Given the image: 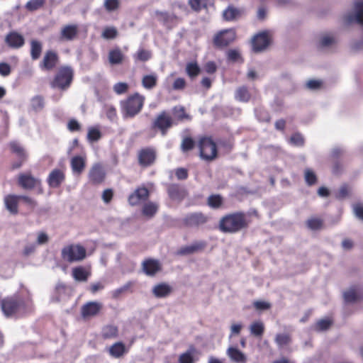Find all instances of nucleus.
Listing matches in <instances>:
<instances>
[{
  "mask_svg": "<svg viewBox=\"0 0 363 363\" xmlns=\"http://www.w3.org/2000/svg\"><path fill=\"white\" fill-rule=\"evenodd\" d=\"M252 218H259L256 210L228 213L220 218L218 227L223 233H236L247 228Z\"/></svg>",
  "mask_w": 363,
  "mask_h": 363,
  "instance_id": "obj_1",
  "label": "nucleus"
},
{
  "mask_svg": "<svg viewBox=\"0 0 363 363\" xmlns=\"http://www.w3.org/2000/svg\"><path fill=\"white\" fill-rule=\"evenodd\" d=\"M145 98L136 92L120 101L121 111L123 118H132L143 109Z\"/></svg>",
  "mask_w": 363,
  "mask_h": 363,
  "instance_id": "obj_2",
  "label": "nucleus"
},
{
  "mask_svg": "<svg viewBox=\"0 0 363 363\" xmlns=\"http://www.w3.org/2000/svg\"><path fill=\"white\" fill-rule=\"evenodd\" d=\"M4 315L7 317L23 315L27 312V305L19 296H7L0 301Z\"/></svg>",
  "mask_w": 363,
  "mask_h": 363,
  "instance_id": "obj_3",
  "label": "nucleus"
},
{
  "mask_svg": "<svg viewBox=\"0 0 363 363\" xmlns=\"http://www.w3.org/2000/svg\"><path fill=\"white\" fill-rule=\"evenodd\" d=\"M74 78V70L69 66H62L57 71L50 85L61 90L67 89Z\"/></svg>",
  "mask_w": 363,
  "mask_h": 363,
  "instance_id": "obj_4",
  "label": "nucleus"
},
{
  "mask_svg": "<svg viewBox=\"0 0 363 363\" xmlns=\"http://www.w3.org/2000/svg\"><path fill=\"white\" fill-rule=\"evenodd\" d=\"M86 256V248L79 244L65 245L61 251L62 259L69 263L81 262Z\"/></svg>",
  "mask_w": 363,
  "mask_h": 363,
  "instance_id": "obj_5",
  "label": "nucleus"
},
{
  "mask_svg": "<svg viewBox=\"0 0 363 363\" xmlns=\"http://www.w3.org/2000/svg\"><path fill=\"white\" fill-rule=\"evenodd\" d=\"M174 124L175 121L170 113L167 111H162L153 120L152 129L159 131L162 136H165Z\"/></svg>",
  "mask_w": 363,
  "mask_h": 363,
  "instance_id": "obj_6",
  "label": "nucleus"
},
{
  "mask_svg": "<svg viewBox=\"0 0 363 363\" xmlns=\"http://www.w3.org/2000/svg\"><path fill=\"white\" fill-rule=\"evenodd\" d=\"M199 148L200 157L206 161H212L216 158L218 149L216 143L209 137L199 140Z\"/></svg>",
  "mask_w": 363,
  "mask_h": 363,
  "instance_id": "obj_7",
  "label": "nucleus"
},
{
  "mask_svg": "<svg viewBox=\"0 0 363 363\" xmlns=\"http://www.w3.org/2000/svg\"><path fill=\"white\" fill-rule=\"evenodd\" d=\"M236 31L235 28L223 29L215 34L213 38V44L217 48L228 47L235 41Z\"/></svg>",
  "mask_w": 363,
  "mask_h": 363,
  "instance_id": "obj_8",
  "label": "nucleus"
},
{
  "mask_svg": "<svg viewBox=\"0 0 363 363\" xmlns=\"http://www.w3.org/2000/svg\"><path fill=\"white\" fill-rule=\"evenodd\" d=\"M10 151L17 157V161L11 164V169H19L28 160V153L25 148L17 141L13 140L9 143Z\"/></svg>",
  "mask_w": 363,
  "mask_h": 363,
  "instance_id": "obj_9",
  "label": "nucleus"
},
{
  "mask_svg": "<svg viewBox=\"0 0 363 363\" xmlns=\"http://www.w3.org/2000/svg\"><path fill=\"white\" fill-rule=\"evenodd\" d=\"M157 158V152L153 147L141 148L138 153V161L140 166L147 167L152 165Z\"/></svg>",
  "mask_w": 363,
  "mask_h": 363,
  "instance_id": "obj_10",
  "label": "nucleus"
},
{
  "mask_svg": "<svg viewBox=\"0 0 363 363\" xmlns=\"http://www.w3.org/2000/svg\"><path fill=\"white\" fill-rule=\"evenodd\" d=\"M59 61L60 57L57 52L54 50H48L44 53L39 67L43 71H52L57 67Z\"/></svg>",
  "mask_w": 363,
  "mask_h": 363,
  "instance_id": "obj_11",
  "label": "nucleus"
},
{
  "mask_svg": "<svg viewBox=\"0 0 363 363\" xmlns=\"http://www.w3.org/2000/svg\"><path fill=\"white\" fill-rule=\"evenodd\" d=\"M17 183L22 189L31 190L39 187L41 184V181L33 176L30 172H26L18 174Z\"/></svg>",
  "mask_w": 363,
  "mask_h": 363,
  "instance_id": "obj_12",
  "label": "nucleus"
},
{
  "mask_svg": "<svg viewBox=\"0 0 363 363\" xmlns=\"http://www.w3.org/2000/svg\"><path fill=\"white\" fill-rule=\"evenodd\" d=\"M106 171L100 163H96L91 167L88 177L89 182L94 185L102 184L106 179Z\"/></svg>",
  "mask_w": 363,
  "mask_h": 363,
  "instance_id": "obj_13",
  "label": "nucleus"
},
{
  "mask_svg": "<svg viewBox=\"0 0 363 363\" xmlns=\"http://www.w3.org/2000/svg\"><path fill=\"white\" fill-rule=\"evenodd\" d=\"M103 309V304L99 301H89L81 308V315L84 319L98 315Z\"/></svg>",
  "mask_w": 363,
  "mask_h": 363,
  "instance_id": "obj_14",
  "label": "nucleus"
},
{
  "mask_svg": "<svg viewBox=\"0 0 363 363\" xmlns=\"http://www.w3.org/2000/svg\"><path fill=\"white\" fill-rule=\"evenodd\" d=\"M271 38L266 31L262 32L254 36L252 40V50L255 52L264 50L270 44Z\"/></svg>",
  "mask_w": 363,
  "mask_h": 363,
  "instance_id": "obj_15",
  "label": "nucleus"
},
{
  "mask_svg": "<svg viewBox=\"0 0 363 363\" xmlns=\"http://www.w3.org/2000/svg\"><path fill=\"white\" fill-rule=\"evenodd\" d=\"M150 191L144 186L138 187L128 197L130 204H147Z\"/></svg>",
  "mask_w": 363,
  "mask_h": 363,
  "instance_id": "obj_16",
  "label": "nucleus"
},
{
  "mask_svg": "<svg viewBox=\"0 0 363 363\" xmlns=\"http://www.w3.org/2000/svg\"><path fill=\"white\" fill-rule=\"evenodd\" d=\"M65 180V174L62 169H54L50 172L47 183L50 188H59Z\"/></svg>",
  "mask_w": 363,
  "mask_h": 363,
  "instance_id": "obj_17",
  "label": "nucleus"
},
{
  "mask_svg": "<svg viewBox=\"0 0 363 363\" xmlns=\"http://www.w3.org/2000/svg\"><path fill=\"white\" fill-rule=\"evenodd\" d=\"M142 269L146 275L154 277L162 270V265L158 260L148 258L143 262Z\"/></svg>",
  "mask_w": 363,
  "mask_h": 363,
  "instance_id": "obj_18",
  "label": "nucleus"
},
{
  "mask_svg": "<svg viewBox=\"0 0 363 363\" xmlns=\"http://www.w3.org/2000/svg\"><path fill=\"white\" fill-rule=\"evenodd\" d=\"M79 33V28L77 24H68L64 26L60 33V41H72Z\"/></svg>",
  "mask_w": 363,
  "mask_h": 363,
  "instance_id": "obj_19",
  "label": "nucleus"
},
{
  "mask_svg": "<svg viewBox=\"0 0 363 363\" xmlns=\"http://www.w3.org/2000/svg\"><path fill=\"white\" fill-rule=\"evenodd\" d=\"M5 43L11 48L18 49L24 45L25 38L18 32L11 31L6 35Z\"/></svg>",
  "mask_w": 363,
  "mask_h": 363,
  "instance_id": "obj_20",
  "label": "nucleus"
},
{
  "mask_svg": "<svg viewBox=\"0 0 363 363\" xmlns=\"http://www.w3.org/2000/svg\"><path fill=\"white\" fill-rule=\"evenodd\" d=\"M167 191L169 196L177 201H181L187 195L186 189L178 184H167Z\"/></svg>",
  "mask_w": 363,
  "mask_h": 363,
  "instance_id": "obj_21",
  "label": "nucleus"
},
{
  "mask_svg": "<svg viewBox=\"0 0 363 363\" xmlns=\"http://www.w3.org/2000/svg\"><path fill=\"white\" fill-rule=\"evenodd\" d=\"M245 13L242 8H238L233 4H230L223 11V18L225 21H233L240 18Z\"/></svg>",
  "mask_w": 363,
  "mask_h": 363,
  "instance_id": "obj_22",
  "label": "nucleus"
},
{
  "mask_svg": "<svg viewBox=\"0 0 363 363\" xmlns=\"http://www.w3.org/2000/svg\"><path fill=\"white\" fill-rule=\"evenodd\" d=\"M207 246V242L204 240L196 241L191 245L182 247L177 251L179 255H191L195 252H202Z\"/></svg>",
  "mask_w": 363,
  "mask_h": 363,
  "instance_id": "obj_23",
  "label": "nucleus"
},
{
  "mask_svg": "<svg viewBox=\"0 0 363 363\" xmlns=\"http://www.w3.org/2000/svg\"><path fill=\"white\" fill-rule=\"evenodd\" d=\"M155 16L157 17L158 21L162 22L164 26L168 28L175 26L178 21V17L173 13H169L167 11H156Z\"/></svg>",
  "mask_w": 363,
  "mask_h": 363,
  "instance_id": "obj_24",
  "label": "nucleus"
},
{
  "mask_svg": "<svg viewBox=\"0 0 363 363\" xmlns=\"http://www.w3.org/2000/svg\"><path fill=\"white\" fill-rule=\"evenodd\" d=\"M109 355L116 359L123 357L129 351L123 342H116L107 348Z\"/></svg>",
  "mask_w": 363,
  "mask_h": 363,
  "instance_id": "obj_25",
  "label": "nucleus"
},
{
  "mask_svg": "<svg viewBox=\"0 0 363 363\" xmlns=\"http://www.w3.org/2000/svg\"><path fill=\"white\" fill-rule=\"evenodd\" d=\"M207 221V218L202 213H192L186 216L183 223L186 227H195L204 224Z\"/></svg>",
  "mask_w": 363,
  "mask_h": 363,
  "instance_id": "obj_26",
  "label": "nucleus"
},
{
  "mask_svg": "<svg viewBox=\"0 0 363 363\" xmlns=\"http://www.w3.org/2000/svg\"><path fill=\"white\" fill-rule=\"evenodd\" d=\"M172 118L175 121L174 125H177L178 123L184 121H191V116L186 113V108L183 106H175L172 108Z\"/></svg>",
  "mask_w": 363,
  "mask_h": 363,
  "instance_id": "obj_27",
  "label": "nucleus"
},
{
  "mask_svg": "<svg viewBox=\"0 0 363 363\" xmlns=\"http://www.w3.org/2000/svg\"><path fill=\"white\" fill-rule=\"evenodd\" d=\"M173 291L172 287L167 283L162 282L156 284L152 290V294L158 298L169 296Z\"/></svg>",
  "mask_w": 363,
  "mask_h": 363,
  "instance_id": "obj_28",
  "label": "nucleus"
},
{
  "mask_svg": "<svg viewBox=\"0 0 363 363\" xmlns=\"http://www.w3.org/2000/svg\"><path fill=\"white\" fill-rule=\"evenodd\" d=\"M72 172L80 175L86 167V158L82 156H74L70 161Z\"/></svg>",
  "mask_w": 363,
  "mask_h": 363,
  "instance_id": "obj_29",
  "label": "nucleus"
},
{
  "mask_svg": "<svg viewBox=\"0 0 363 363\" xmlns=\"http://www.w3.org/2000/svg\"><path fill=\"white\" fill-rule=\"evenodd\" d=\"M101 336L104 340L115 339L118 336V328L113 325H104L101 329Z\"/></svg>",
  "mask_w": 363,
  "mask_h": 363,
  "instance_id": "obj_30",
  "label": "nucleus"
},
{
  "mask_svg": "<svg viewBox=\"0 0 363 363\" xmlns=\"http://www.w3.org/2000/svg\"><path fill=\"white\" fill-rule=\"evenodd\" d=\"M72 275L77 281H86L91 275V272L84 267L79 266L72 269Z\"/></svg>",
  "mask_w": 363,
  "mask_h": 363,
  "instance_id": "obj_31",
  "label": "nucleus"
},
{
  "mask_svg": "<svg viewBox=\"0 0 363 363\" xmlns=\"http://www.w3.org/2000/svg\"><path fill=\"white\" fill-rule=\"evenodd\" d=\"M252 97L249 89L246 86H239L235 92V99L243 103H247Z\"/></svg>",
  "mask_w": 363,
  "mask_h": 363,
  "instance_id": "obj_32",
  "label": "nucleus"
},
{
  "mask_svg": "<svg viewBox=\"0 0 363 363\" xmlns=\"http://www.w3.org/2000/svg\"><path fill=\"white\" fill-rule=\"evenodd\" d=\"M30 57L33 60H37L40 58L43 51V44L40 41L33 39L30 41Z\"/></svg>",
  "mask_w": 363,
  "mask_h": 363,
  "instance_id": "obj_33",
  "label": "nucleus"
},
{
  "mask_svg": "<svg viewBox=\"0 0 363 363\" xmlns=\"http://www.w3.org/2000/svg\"><path fill=\"white\" fill-rule=\"evenodd\" d=\"M362 297L363 294L359 291L357 286H352L344 293V299L347 303H354Z\"/></svg>",
  "mask_w": 363,
  "mask_h": 363,
  "instance_id": "obj_34",
  "label": "nucleus"
},
{
  "mask_svg": "<svg viewBox=\"0 0 363 363\" xmlns=\"http://www.w3.org/2000/svg\"><path fill=\"white\" fill-rule=\"evenodd\" d=\"M227 354L230 359L237 363H245L246 357L245 355L238 348L230 347L227 350Z\"/></svg>",
  "mask_w": 363,
  "mask_h": 363,
  "instance_id": "obj_35",
  "label": "nucleus"
},
{
  "mask_svg": "<svg viewBox=\"0 0 363 363\" xmlns=\"http://www.w3.org/2000/svg\"><path fill=\"white\" fill-rule=\"evenodd\" d=\"M274 341L279 349H283L291 343L292 338L289 333H277L275 336Z\"/></svg>",
  "mask_w": 363,
  "mask_h": 363,
  "instance_id": "obj_36",
  "label": "nucleus"
},
{
  "mask_svg": "<svg viewBox=\"0 0 363 363\" xmlns=\"http://www.w3.org/2000/svg\"><path fill=\"white\" fill-rule=\"evenodd\" d=\"M124 59V55L120 48L111 50L108 52V60L111 65L121 64Z\"/></svg>",
  "mask_w": 363,
  "mask_h": 363,
  "instance_id": "obj_37",
  "label": "nucleus"
},
{
  "mask_svg": "<svg viewBox=\"0 0 363 363\" xmlns=\"http://www.w3.org/2000/svg\"><path fill=\"white\" fill-rule=\"evenodd\" d=\"M4 204H18L20 203H26L27 204H32V201L27 196H17V195H8L4 199Z\"/></svg>",
  "mask_w": 363,
  "mask_h": 363,
  "instance_id": "obj_38",
  "label": "nucleus"
},
{
  "mask_svg": "<svg viewBox=\"0 0 363 363\" xmlns=\"http://www.w3.org/2000/svg\"><path fill=\"white\" fill-rule=\"evenodd\" d=\"M133 281H128L126 284H125L121 287L116 289L113 290L111 292V296L114 299H118L120 298L123 294L126 293H131L133 292L132 288L133 286Z\"/></svg>",
  "mask_w": 363,
  "mask_h": 363,
  "instance_id": "obj_39",
  "label": "nucleus"
},
{
  "mask_svg": "<svg viewBox=\"0 0 363 363\" xmlns=\"http://www.w3.org/2000/svg\"><path fill=\"white\" fill-rule=\"evenodd\" d=\"M157 76L156 74L144 75L142 78V86L146 89H152L157 84Z\"/></svg>",
  "mask_w": 363,
  "mask_h": 363,
  "instance_id": "obj_40",
  "label": "nucleus"
},
{
  "mask_svg": "<svg viewBox=\"0 0 363 363\" xmlns=\"http://www.w3.org/2000/svg\"><path fill=\"white\" fill-rule=\"evenodd\" d=\"M209 0H188V4L192 11L200 12L202 9L208 8Z\"/></svg>",
  "mask_w": 363,
  "mask_h": 363,
  "instance_id": "obj_41",
  "label": "nucleus"
},
{
  "mask_svg": "<svg viewBox=\"0 0 363 363\" xmlns=\"http://www.w3.org/2000/svg\"><path fill=\"white\" fill-rule=\"evenodd\" d=\"M307 227L312 230H319L324 226L323 220L318 217H311L306 221Z\"/></svg>",
  "mask_w": 363,
  "mask_h": 363,
  "instance_id": "obj_42",
  "label": "nucleus"
},
{
  "mask_svg": "<svg viewBox=\"0 0 363 363\" xmlns=\"http://www.w3.org/2000/svg\"><path fill=\"white\" fill-rule=\"evenodd\" d=\"M201 72V69L196 62H191L186 65V73L191 78L196 77Z\"/></svg>",
  "mask_w": 363,
  "mask_h": 363,
  "instance_id": "obj_43",
  "label": "nucleus"
},
{
  "mask_svg": "<svg viewBox=\"0 0 363 363\" xmlns=\"http://www.w3.org/2000/svg\"><path fill=\"white\" fill-rule=\"evenodd\" d=\"M250 333L255 337H262L264 332V325L262 321L253 322L250 326Z\"/></svg>",
  "mask_w": 363,
  "mask_h": 363,
  "instance_id": "obj_44",
  "label": "nucleus"
},
{
  "mask_svg": "<svg viewBox=\"0 0 363 363\" xmlns=\"http://www.w3.org/2000/svg\"><path fill=\"white\" fill-rule=\"evenodd\" d=\"M45 3L46 0H30L26 4L25 8L27 11L33 12L43 8Z\"/></svg>",
  "mask_w": 363,
  "mask_h": 363,
  "instance_id": "obj_45",
  "label": "nucleus"
},
{
  "mask_svg": "<svg viewBox=\"0 0 363 363\" xmlns=\"http://www.w3.org/2000/svg\"><path fill=\"white\" fill-rule=\"evenodd\" d=\"M333 322L329 318H324L318 320L313 325V329L315 331L320 332L327 330L331 326Z\"/></svg>",
  "mask_w": 363,
  "mask_h": 363,
  "instance_id": "obj_46",
  "label": "nucleus"
},
{
  "mask_svg": "<svg viewBox=\"0 0 363 363\" xmlns=\"http://www.w3.org/2000/svg\"><path fill=\"white\" fill-rule=\"evenodd\" d=\"M118 32L116 27L106 26L104 28L101 37L106 40L114 39L118 36Z\"/></svg>",
  "mask_w": 363,
  "mask_h": 363,
  "instance_id": "obj_47",
  "label": "nucleus"
},
{
  "mask_svg": "<svg viewBox=\"0 0 363 363\" xmlns=\"http://www.w3.org/2000/svg\"><path fill=\"white\" fill-rule=\"evenodd\" d=\"M102 134L98 127H90L88 129L87 140L89 142H96L101 139Z\"/></svg>",
  "mask_w": 363,
  "mask_h": 363,
  "instance_id": "obj_48",
  "label": "nucleus"
},
{
  "mask_svg": "<svg viewBox=\"0 0 363 363\" xmlns=\"http://www.w3.org/2000/svg\"><path fill=\"white\" fill-rule=\"evenodd\" d=\"M195 146V141L194 140L189 137L186 136L182 139V143H181V150L184 152H189L194 149Z\"/></svg>",
  "mask_w": 363,
  "mask_h": 363,
  "instance_id": "obj_49",
  "label": "nucleus"
},
{
  "mask_svg": "<svg viewBox=\"0 0 363 363\" xmlns=\"http://www.w3.org/2000/svg\"><path fill=\"white\" fill-rule=\"evenodd\" d=\"M151 52L149 50L141 48L137 51L133 57L135 61L146 62L151 58Z\"/></svg>",
  "mask_w": 363,
  "mask_h": 363,
  "instance_id": "obj_50",
  "label": "nucleus"
},
{
  "mask_svg": "<svg viewBox=\"0 0 363 363\" xmlns=\"http://www.w3.org/2000/svg\"><path fill=\"white\" fill-rule=\"evenodd\" d=\"M30 105L35 111H40L44 107V98L42 96H35L31 99Z\"/></svg>",
  "mask_w": 363,
  "mask_h": 363,
  "instance_id": "obj_51",
  "label": "nucleus"
},
{
  "mask_svg": "<svg viewBox=\"0 0 363 363\" xmlns=\"http://www.w3.org/2000/svg\"><path fill=\"white\" fill-rule=\"evenodd\" d=\"M227 57L229 61L233 62H239L242 63L244 62L240 52L235 49H231L228 51Z\"/></svg>",
  "mask_w": 363,
  "mask_h": 363,
  "instance_id": "obj_52",
  "label": "nucleus"
},
{
  "mask_svg": "<svg viewBox=\"0 0 363 363\" xmlns=\"http://www.w3.org/2000/svg\"><path fill=\"white\" fill-rule=\"evenodd\" d=\"M113 89L116 94H123L128 92L129 85L126 82H118L113 85Z\"/></svg>",
  "mask_w": 363,
  "mask_h": 363,
  "instance_id": "obj_53",
  "label": "nucleus"
},
{
  "mask_svg": "<svg viewBox=\"0 0 363 363\" xmlns=\"http://www.w3.org/2000/svg\"><path fill=\"white\" fill-rule=\"evenodd\" d=\"M104 5L107 11L111 12L119 8L120 1L119 0H105Z\"/></svg>",
  "mask_w": 363,
  "mask_h": 363,
  "instance_id": "obj_54",
  "label": "nucleus"
},
{
  "mask_svg": "<svg viewBox=\"0 0 363 363\" xmlns=\"http://www.w3.org/2000/svg\"><path fill=\"white\" fill-rule=\"evenodd\" d=\"M106 117L111 121L117 119L116 108L112 105H106L104 106Z\"/></svg>",
  "mask_w": 363,
  "mask_h": 363,
  "instance_id": "obj_55",
  "label": "nucleus"
},
{
  "mask_svg": "<svg viewBox=\"0 0 363 363\" xmlns=\"http://www.w3.org/2000/svg\"><path fill=\"white\" fill-rule=\"evenodd\" d=\"M305 180L308 185L312 186L317 182V177L312 170L307 169L305 171Z\"/></svg>",
  "mask_w": 363,
  "mask_h": 363,
  "instance_id": "obj_56",
  "label": "nucleus"
},
{
  "mask_svg": "<svg viewBox=\"0 0 363 363\" xmlns=\"http://www.w3.org/2000/svg\"><path fill=\"white\" fill-rule=\"evenodd\" d=\"M356 9L355 20L358 23L363 26V1L356 4Z\"/></svg>",
  "mask_w": 363,
  "mask_h": 363,
  "instance_id": "obj_57",
  "label": "nucleus"
},
{
  "mask_svg": "<svg viewBox=\"0 0 363 363\" xmlns=\"http://www.w3.org/2000/svg\"><path fill=\"white\" fill-rule=\"evenodd\" d=\"M290 142L296 146H303L304 138L301 133H296L291 136Z\"/></svg>",
  "mask_w": 363,
  "mask_h": 363,
  "instance_id": "obj_58",
  "label": "nucleus"
},
{
  "mask_svg": "<svg viewBox=\"0 0 363 363\" xmlns=\"http://www.w3.org/2000/svg\"><path fill=\"white\" fill-rule=\"evenodd\" d=\"M179 363H194V357L190 352L182 353L179 355Z\"/></svg>",
  "mask_w": 363,
  "mask_h": 363,
  "instance_id": "obj_59",
  "label": "nucleus"
},
{
  "mask_svg": "<svg viewBox=\"0 0 363 363\" xmlns=\"http://www.w3.org/2000/svg\"><path fill=\"white\" fill-rule=\"evenodd\" d=\"M67 127L70 132H77L81 130L80 123L74 118H72L68 121Z\"/></svg>",
  "mask_w": 363,
  "mask_h": 363,
  "instance_id": "obj_60",
  "label": "nucleus"
},
{
  "mask_svg": "<svg viewBox=\"0 0 363 363\" xmlns=\"http://www.w3.org/2000/svg\"><path fill=\"white\" fill-rule=\"evenodd\" d=\"M186 86V80L184 78H177L172 84L174 90H183Z\"/></svg>",
  "mask_w": 363,
  "mask_h": 363,
  "instance_id": "obj_61",
  "label": "nucleus"
},
{
  "mask_svg": "<svg viewBox=\"0 0 363 363\" xmlns=\"http://www.w3.org/2000/svg\"><path fill=\"white\" fill-rule=\"evenodd\" d=\"M350 187L344 184L338 189L337 192V197L339 199H344L350 195Z\"/></svg>",
  "mask_w": 363,
  "mask_h": 363,
  "instance_id": "obj_62",
  "label": "nucleus"
},
{
  "mask_svg": "<svg viewBox=\"0 0 363 363\" xmlns=\"http://www.w3.org/2000/svg\"><path fill=\"white\" fill-rule=\"evenodd\" d=\"M322 82L317 79H310L306 83V87L311 90L319 89L322 86Z\"/></svg>",
  "mask_w": 363,
  "mask_h": 363,
  "instance_id": "obj_63",
  "label": "nucleus"
},
{
  "mask_svg": "<svg viewBox=\"0 0 363 363\" xmlns=\"http://www.w3.org/2000/svg\"><path fill=\"white\" fill-rule=\"evenodd\" d=\"M157 211V206H144L143 213L148 217H152Z\"/></svg>",
  "mask_w": 363,
  "mask_h": 363,
  "instance_id": "obj_64",
  "label": "nucleus"
}]
</instances>
